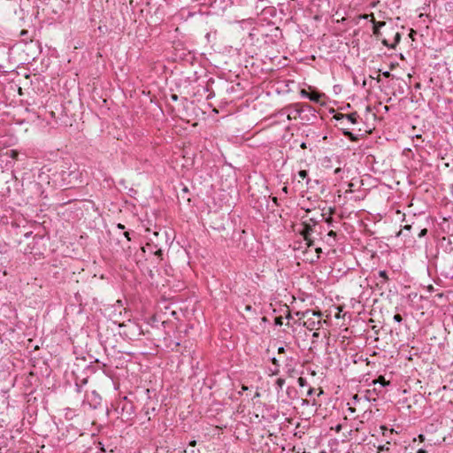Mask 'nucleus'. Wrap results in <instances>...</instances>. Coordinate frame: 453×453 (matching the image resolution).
I'll return each instance as SVG.
<instances>
[{
    "mask_svg": "<svg viewBox=\"0 0 453 453\" xmlns=\"http://www.w3.org/2000/svg\"><path fill=\"white\" fill-rule=\"evenodd\" d=\"M310 94L311 93L307 92L305 89H302L301 90V96H303V97L309 98Z\"/></svg>",
    "mask_w": 453,
    "mask_h": 453,
    "instance_id": "c756f323",
    "label": "nucleus"
},
{
    "mask_svg": "<svg viewBox=\"0 0 453 453\" xmlns=\"http://www.w3.org/2000/svg\"><path fill=\"white\" fill-rule=\"evenodd\" d=\"M79 174H80V173H79V172H77V171H70V172L63 171V172H62V179H63V180H66V179H67V178H66V175H67L68 177H72V176H73L74 179H76V180H77V179H78Z\"/></svg>",
    "mask_w": 453,
    "mask_h": 453,
    "instance_id": "9b49d317",
    "label": "nucleus"
},
{
    "mask_svg": "<svg viewBox=\"0 0 453 453\" xmlns=\"http://www.w3.org/2000/svg\"><path fill=\"white\" fill-rule=\"evenodd\" d=\"M206 33L204 35V39L206 41L205 47H208L209 50H211L217 40V31L216 29H211L210 27L209 30L205 29Z\"/></svg>",
    "mask_w": 453,
    "mask_h": 453,
    "instance_id": "39448f33",
    "label": "nucleus"
},
{
    "mask_svg": "<svg viewBox=\"0 0 453 453\" xmlns=\"http://www.w3.org/2000/svg\"><path fill=\"white\" fill-rule=\"evenodd\" d=\"M244 309H245V311H250L252 310V306H251L250 304H247V305H245V308H244Z\"/></svg>",
    "mask_w": 453,
    "mask_h": 453,
    "instance_id": "e433bc0d",
    "label": "nucleus"
},
{
    "mask_svg": "<svg viewBox=\"0 0 453 453\" xmlns=\"http://www.w3.org/2000/svg\"><path fill=\"white\" fill-rule=\"evenodd\" d=\"M321 311H311V310H306L305 311L302 312V318L301 319H308V318H312V316H317L319 318L321 317Z\"/></svg>",
    "mask_w": 453,
    "mask_h": 453,
    "instance_id": "1a4fd4ad",
    "label": "nucleus"
},
{
    "mask_svg": "<svg viewBox=\"0 0 453 453\" xmlns=\"http://www.w3.org/2000/svg\"><path fill=\"white\" fill-rule=\"evenodd\" d=\"M327 236L332 237L334 239V242L337 234L334 230H330L327 234Z\"/></svg>",
    "mask_w": 453,
    "mask_h": 453,
    "instance_id": "393cba45",
    "label": "nucleus"
},
{
    "mask_svg": "<svg viewBox=\"0 0 453 453\" xmlns=\"http://www.w3.org/2000/svg\"><path fill=\"white\" fill-rule=\"evenodd\" d=\"M326 221L329 226H333V219H327Z\"/></svg>",
    "mask_w": 453,
    "mask_h": 453,
    "instance_id": "a19ab883",
    "label": "nucleus"
},
{
    "mask_svg": "<svg viewBox=\"0 0 453 453\" xmlns=\"http://www.w3.org/2000/svg\"><path fill=\"white\" fill-rule=\"evenodd\" d=\"M149 413H151V411H146V414L148 415Z\"/></svg>",
    "mask_w": 453,
    "mask_h": 453,
    "instance_id": "4d7b16f0",
    "label": "nucleus"
},
{
    "mask_svg": "<svg viewBox=\"0 0 453 453\" xmlns=\"http://www.w3.org/2000/svg\"><path fill=\"white\" fill-rule=\"evenodd\" d=\"M382 75L385 77V78H389L391 76V73L390 72L388 71H385L382 73Z\"/></svg>",
    "mask_w": 453,
    "mask_h": 453,
    "instance_id": "473e14b6",
    "label": "nucleus"
},
{
    "mask_svg": "<svg viewBox=\"0 0 453 453\" xmlns=\"http://www.w3.org/2000/svg\"><path fill=\"white\" fill-rule=\"evenodd\" d=\"M348 124H349V123L347 121H344L343 125H340L341 129L342 130L343 135L352 142H357L359 139V136L362 134H355L352 132H350L349 127H348Z\"/></svg>",
    "mask_w": 453,
    "mask_h": 453,
    "instance_id": "423d86ee",
    "label": "nucleus"
},
{
    "mask_svg": "<svg viewBox=\"0 0 453 453\" xmlns=\"http://www.w3.org/2000/svg\"><path fill=\"white\" fill-rule=\"evenodd\" d=\"M417 453H427L426 450L423 449H419Z\"/></svg>",
    "mask_w": 453,
    "mask_h": 453,
    "instance_id": "37998d69",
    "label": "nucleus"
},
{
    "mask_svg": "<svg viewBox=\"0 0 453 453\" xmlns=\"http://www.w3.org/2000/svg\"><path fill=\"white\" fill-rule=\"evenodd\" d=\"M75 386H76V390L77 392H81V385H79L77 382L75 383Z\"/></svg>",
    "mask_w": 453,
    "mask_h": 453,
    "instance_id": "58836bf2",
    "label": "nucleus"
},
{
    "mask_svg": "<svg viewBox=\"0 0 453 453\" xmlns=\"http://www.w3.org/2000/svg\"><path fill=\"white\" fill-rule=\"evenodd\" d=\"M304 241L306 242L308 247H311L314 245V241L311 239V236H309V238L307 239H304Z\"/></svg>",
    "mask_w": 453,
    "mask_h": 453,
    "instance_id": "b1692460",
    "label": "nucleus"
},
{
    "mask_svg": "<svg viewBox=\"0 0 453 453\" xmlns=\"http://www.w3.org/2000/svg\"><path fill=\"white\" fill-rule=\"evenodd\" d=\"M6 155H8L10 157L13 159H18L19 152L16 150H11L6 152Z\"/></svg>",
    "mask_w": 453,
    "mask_h": 453,
    "instance_id": "a211bd4d",
    "label": "nucleus"
},
{
    "mask_svg": "<svg viewBox=\"0 0 453 453\" xmlns=\"http://www.w3.org/2000/svg\"><path fill=\"white\" fill-rule=\"evenodd\" d=\"M320 95L319 93H311L309 96V99L312 102L318 103L319 101Z\"/></svg>",
    "mask_w": 453,
    "mask_h": 453,
    "instance_id": "6ab92c4d",
    "label": "nucleus"
},
{
    "mask_svg": "<svg viewBox=\"0 0 453 453\" xmlns=\"http://www.w3.org/2000/svg\"><path fill=\"white\" fill-rule=\"evenodd\" d=\"M360 18L364 19H368L369 18H371L370 21L373 20V19H375L373 13L363 14L360 16Z\"/></svg>",
    "mask_w": 453,
    "mask_h": 453,
    "instance_id": "4be33fe9",
    "label": "nucleus"
},
{
    "mask_svg": "<svg viewBox=\"0 0 453 453\" xmlns=\"http://www.w3.org/2000/svg\"><path fill=\"white\" fill-rule=\"evenodd\" d=\"M315 251L317 253V257L319 258L320 257V254L322 253V249L321 248H316Z\"/></svg>",
    "mask_w": 453,
    "mask_h": 453,
    "instance_id": "2f4dec72",
    "label": "nucleus"
},
{
    "mask_svg": "<svg viewBox=\"0 0 453 453\" xmlns=\"http://www.w3.org/2000/svg\"><path fill=\"white\" fill-rule=\"evenodd\" d=\"M401 40V35L399 33H396L395 35V44H397Z\"/></svg>",
    "mask_w": 453,
    "mask_h": 453,
    "instance_id": "c85d7f7f",
    "label": "nucleus"
},
{
    "mask_svg": "<svg viewBox=\"0 0 453 453\" xmlns=\"http://www.w3.org/2000/svg\"><path fill=\"white\" fill-rule=\"evenodd\" d=\"M394 320L398 322V323L402 322V320H403L402 315L399 314V313L395 314L394 315Z\"/></svg>",
    "mask_w": 453,
    "mask_h": 453,
    "instance_id": "a878e982",
    "label": "nucleus"
},
{
    "mask_svg": "<svg viewBox=\"0 0 453 453\" xmlns=\"http://www.w3.org/2000/svg\"><path fill=\"white\" fill-rule=\"evenodd\" d=\"M334 118L339 121V125H343L344 121H347L349 124H357L360 119L357 111L351 112L349 114L336 113Z\"/></svg>",
    "mask_w": 453,
    "mask_h": 453,
    "instance_id": "7ed1b4c3",
    "label": "nucleus"
},
{
    "mask_svg": "<svg viewBox=\"0 0 453 453\" xmlns=\"http://www.w3.org/2000/svg\"><path fill=\"white\" fill-rule=\"evenodd\" d=\"M427 234V229L426 228H423L420 230V232L418 233V237L421 238L423 236H425L426 234Z\"/></svg>",
    "mask_w": 453,
    "mask_h": 453,
    "instance_id": "bb28decb",
    "label": "nucleus"
},
{
    "mask_svg": "<svg viewBox=\"0 0 453 453\" xmlns=\"http://www.w3.org/2000/svg\"><path fill=\"white\" fill-rule=\"evenodd\" d=\"M371 22L373 24L372 27V33L376 37H379L380 35V27H384L386 25L385 21H376L375 19L373 20H371Z\"/></svg>",
    "mask_w": 453,
    "mask_h": 453,
    "instance_id": "6e6552de",
    "label": "nucleus"
},
{
    "mask_svg": "<svg viewBox=\"0 0 453 453\" xmlns=\"http://www.w3.org/2000/svg\"><path fill=\"white\" fill-rule=\"evenodd\" d=\"M300 147H301L302 149H306V148H307V145H306V143H305V142H302V143L300 144Z\"/></svg>",
    "mask_w": 453,
    "mask_h": 453,
    "instance_id": "79ce46f5",
    "label": "nucleus"
},
{
    "mask_svg": "<svg viewBox=\"0 0 453 453\" xmlns=\"http://www.w3.org/2000/svg\"><path fill=\"white\" fill-rule=\"evenodd\" d=\"M149 413H151V411H146V414L148 415Z\"/></svg>",
    "mask_w": 453,
    "mask_h": 453,
    "instance_id": "6e6d98bb",
    "label": "nucleus"
},
{
    "mask_svg": "<svg viewBox=\"0 0 453 453\" xmlns=\"http://www.w3.org/2000/svg\"><path fill=\"white\" fill-rule=\"evenodd\" d=\"M379 277L382 279L381 283H386L389 280L386 271H379Z\"/></svg>",
    "mask_w": 453,
    "mask_h": 453,
    "instance_id": "f3484780",
    "label": "nucleus"
},
{
    "mask_svg": "<svg viewBox=\"0 0 453 453\" xmlns=\"http://www.w3.org/2000/svg\"><path fill=\"white\" fill-rule=\"evenodd\" d=\"M285 384V379L283 378H278L275 381V385L277 386V391L279 392L280 390L282 389L283 386Z\"/></svg>",
    "mask_w": 453,
    "mask_h": 453,
    "instance_id": "dca6fc26",
    "label": "nucleus"
},
{
    "mask_svg": "<svg viewBox=\"0 0 453 453\" xmlns=\"http://www.w3.org/2000/svg\"><path fill=\"white\" fill-rule=\"evenodd\" d=\"M82 383H83V384L87 383V380H86V379H84V380H82Z\"/></svg>",
    "mask_w": 453,
    "mask_h": 453,
    "instance_id": "5fc2aeb1",
    "label": "nucleus"
},
{
    "mask_svg": "<svg viewBox=\"0 0 453 453\" xmlns=\"http://www.w3.org/2000/svg\"><path fill=\"white\" fill-rule=\"evenodd\" d=\"M285 110L288 111V119H296L297 116H301L302 112H303L306 110L310 112L315 111L314 109L307 104H290L288 107H286Z\"/></svg>",
    "mask_w": 453,
    "mask_h": 453,
    "instance_id": "f03ea898",
    "label": "nucleus"
},
{
    "mask_svg": "<svg viewBox=\"0 0 453 453\" xmlns=\"http://www.w3.org/2000/svg\"><path fill=\"white\" fill-rule=\"evenodd\" d=\"M303 405H304V404H309V401H308V400H306V399H303Z\"/></svg>",
    "mask_w": 453,
    "mask_h": 453,
    "instance_id": "a18cd8bd",
    "label": "nucleus"
},
{
    "mask_svg": "<svg viewBox=\"0 0 453 453\" xmlns=\"http://www.w3.org/2000/svg\"><path fill=\"white\" fill-rule=\"evenodd\" d=\"M278 353H279V354H283V353H285V348H284V347H282V346H281V347H279V348H278Z\"/></svg>",
    "mask_w": 453,
    "mask_h": 453,
    "instance_id": "72a5a7b5",
    "label": "nucleus"
},
{
    "mask_svg": "<svg viewBox=\"0 0 453 453\" xmlns=\"http://www.w3.org/2000/svg\"><path fill=\"white\" fill-rule=\"evenodd\" d=\"M282 190H283L285 193H288V188H287V187H284Z\"/></svg>",
    "mask_w": 453,
    "mask_h": 453,
    "instance_id": "de8ad7c7",
    "label": "nucleus"
},
{
    "mask_svg": "<svg viewBox=\"0 0 453 453\" xmlns=\"http://www.w3.org/2000/svg\"><path fill=\"white\" fill-rule=\"evenodd\" d=\"M297 382L301 388L305 387L307 385V380L303 377H299Z\"/></svg>",
    "mask_w": 453,
    "mask_h": 453,
    "instance_id": "aec40b11",
    "label": "nucleus"
},
{
    "mask_svg": "<svg viewBox=\"0 0 453 453\" xmlns=\"http://www.w3.org/2000/svg\"><path fill=\"white\" fill-rule=\"evenodd\" d=\"M411 226H411V225H406V226H404V229L410 230V229L411 228Z\"/></svg>",
    "mask_w": 453,
    "mask_h": 453,
    "instance_id": "c03bdc74",
    "label": "nucleus"
},
{
    "mask_svg": "<svg viewBox=\"0 0 453 453\" xmlns=\"http://www.w3.org/2000/svg\"><path fill=\"white\" fill-rule=\"evenodd\" d=\"M298 176L303 180H306L307 186L310 184L311 179L308 177V172L306 170H300L298 172Z\"/></svg>",
    "mask_w": 453,
    "mask_h": 453,
    "instance_id": "f8f14e48",
    "label": "nucleus"
},
{
    "mask_svg": "<svg viewBox=\"0 0 453 453\" xmlns=\"http://www.w3.org/2000/svg\"><path fill=\"white\" fill-rule=\"evenodd\" d=\"M314 393V388H310V389L307 392V395H311Z\"/></svg>",
    "mask_w": 453,
    "mask_h": 453,
    "instance_id": "4c0bfd02",
    "label": "nucleus"
},
{
    "mask_svg": "<svg viewBox=\"0 0 453 453\" xmlns=\"http://www.w3.org/2000/svg\"><path fill=\"white\" fill-rule=\"evenodd\" d=\"M115 411L125 421L132 420L135 415L134 405L127 396H124L116 402Z\"/></svg>",
    "mask_w": 453,
    "mask_h": 453,
    "instance_id": "f257e3e1",
    "label": "nucleus"
},
{
    "mask_svg": "<svg viewBox=\"0 0 453 453\" xmlns=\"http://www.w3.org/2000/svg\"><path fill=\"white\" fill-rule=\"evenodd\" d=\"M316 324H319V321H314L312 318H308V319L303 321V326L310 330H313L315 328Z\"/></svg>",
    "mask_w": 453,
    "mask_h": 453,
    "instance_id": "9d476101",
    "label": "nucleus"
},
{
    "mask_svg": "<svg viewBox=\"0 0 453 453\" xmlns=\"http://www.w3.org/2000/svg\"><path fill=\"white\" fill-rule=\"evenodd\" d=\"M274 323L276 326H281L283 324V318L281 316L276 317Z\"/></svg>",
    "mask_w": 453,
    "mask_h": 453,
    "instance_id": "5701e85b",
    "label": "nucleus"
},
{
    "mask_svg": "<svg viewBox=\"0 0 453 453\" xmlns=\"http://www.w3.org/2000/svg\"><path fill=\"white\" fill-rule=\"evenodd\" d=\"M382 43H383L384 45H386L387 47L394 48V45H389V44L388 43L387 40H385V39L382 41Z\"/></svg>",
    "mask_w": 453,
    "mask_h": 453,
    "instance_id": "c9c22d12",
    "label": "nucleus"
},
{
    "mask_svg": "<svg viewBox=\"0 0 453 453\" xmlns=\"http://www.w3.org/2000/svg\"><path fill=\"white\" fill-rule=\"evenodd\" d=\"M208 4V2L206 0H204V2L203 3H200V5H207Z\"/></svg>",
    "mask_w": 453,
    "mask_h": 453,
    "instance_id": "49530a36",
    "label": "nucleus"
},
{
    "mask_svg": "<svg viewBox=\"0 0 453 453\" xmlns=\"http://www.w3.org/2000/svg\"><path fill=\"white\" fill-rule=\"evenodd\" d=\"M211 81V80H208V81H206V85H205V87L203 88L204 92H205V93H208V94H207V96H206V99H207V100H208V99H210V98H211V97L214 96V92H213V91H211V89H210V88H209V81Z\"/></svg>",
    "mask_w": 453,
    "mask_h": 453,
    "instance_id": "4468645a",
    "label": "nucleus"
},
{
    "mask_svg": "<svg viewBox=\"0 0 453 453\" xmlns=\"http://www.w3.org/2000/svg\"><path fill=\"white\" fill-rule=\"evenodd\" d=\"M196 440L190 441L188 446L187 447V449H185L184 453H194L195 452L194 448L196 447Z\"/></svg>",
    "mask_w": 453,
    "mask_h": 453,
    "instance_id": "ddd939ff",
    "label": "nucleus"
},
{
    "mask_svg": "<svg viewBox=\"0 0 453 453\" xmlns=\"http://www.w3.org/2000/svg\"><path fill=\"white\" fill-rule=\"evenodd\" d=\"M340 171H341V169H340V168H337V169L334 171V173H338Z\"/></svg>",
    "mask_w": 453,
    "mask_h": 453,
    "instance_id": "603ef678",
    "label": "nucleus"
},
{
    "mask_svg": "<svg viewBox=\"0 0 453 453\" xmlns=\"http://www.w3.org/2000/svg\"><path fill=\"white\" fill-rule=\"evenodd\" d=\"M380 383V387H385L389 384L383 376H379L377 380H373V384Z\"/></svg>",
    "mask_w": 453,
    "mask_h": 453,
    "instance_id": "2eb2a0df",
    "label": "nucleus"
},
{
    "mask_svg": "<svg viewBox=\"0 0 453 453\" xmlns=\"http://www.w3.org/2000/svg\"><path fill=\"white\" fill-rule=\"evenodd\" d=\"M280 372V367L274 366L273 370H272V375H277Z\"/></svg>",
    "mask_w": 453,
    "mask_h": 453,
    "instance_id": "7c9ffc66",
    "label": "nucleus"
},
{
    "mask_svg": "<svg viewBox=\"0 0 453 453\" xmlns=\"http://www.w3.org/2000/svg\"><path fill=\"white\" fill-rule=\"evenodd\" d=\"M415 138H417V139H420V138H421V134H417V135L415 136Z\"/></svg>",
    "mask_w": 453,
    "mask_h": 453,
    "instance_id": "8fccbe9b",
    "label": "nucleus"
},
{
    "mask_svg": "<svg viewBox=\"0 0 453 453\" xmlns=\"http://www.w3.org/2000/svg\"><path fill=\"white\" fill-rule=\"evenodd\" d=\"M96 448L99 449L100 453L106 452V449L104 448V445L101 441H98Z\"/></svg>",
    "mask_w": 453,
    "mask_h": 453,
    "instance_id": "412c9836",
    "label": "nucleus"
},
{
    "mask_svg": "<svg viewBox=\"0 0 453 453\" xmlns=\"http://www.w3.org/2000/svg\"><path fill=\"white\" fill-rule=\"evenodd\" d=\"M124 235H125V237H126L128 241H130V240H131V237H130V232H128V231L125 232V233H124Z\"/></svg>",
    "mask_w": 453,
    "mask_h": 453,
    "instance_id": "f704fd0d",
    "label": "nucleus"
},
{
    "mask_svg": "<svg viewBox=\"0 0 453 453\" xmlns=\"http://www.w3.org/2000/svg\"><path fill=\"white\" fill-rule=\"evenodd\" d=\"M212 0H209V2H211Z\"/></svg>",
    "mask_w": 453,
    "mask_h": 453,
    "instance_id": "052dcab7",
    "label": "nucleus"
},
{
    "mask_svg": "<svg viewBox=\"0 0 453 453\" xmlns=\"http://www.w3.org/2000/svg\"><path fill=\"white\" fill-rule=\"evenodd\" d=\"M311 221H312V225L307 222H303L302 224L303 228L302 230H300V234L303 235V239L309 238V236H311V233L314 231V226L317 224V222L314 221L312 219H311Z\"/></svg>",
    "mask_w": 453,
    "mask_h": 453,
    "instance_id": "0eeeda50",
    "label": "nucleus"
},
{
    "mask_svg": "<svg viewBox=\"0 0 453 453\" xmlns=\"http://www.w3.org/2000/svg\"><path fill=\"white\" fill-rule=\"evenodd\" d=\"M206 54H207L206 51L205 52H202V53H200V56H206Z\"/></svg>",
    "mask_w": 453,
    "mask_h": 453,
    "instance_id": "09e8293b",
    "label": "nucleus"
},
{
    "mask_svg": "<svg viewBox=\"0 0 453 453\" xmlns=\"http://www.w3.org/2000/svg\"><path fill=\"white\" fill-rule=\"evenodd\" d=\"M117 227H118L119 229H124V228H125V226H124V225H122V224H120V223H119V224L117 225Z\"/></svg>",
    "mask_w": 453,
    "mask_h": 453,
    "instance_id": "ea45409f",
    "label": "nucleus"
},
{
    "mask_svg": "<svg viewBox=\"0 0 453 453\" xmlns=\"http://www.w3.org/2000/svg\"><path fill=\"white\" fill-rule=\"evenodd\" d=\"M415 33H416V32H415L414 30H411V34H415Z\"/></svg>",
    "mask_w": 453,
    "mask_h": 453,
    "instance_id": "13d9d810",
    "label": "nucleus"
},
{
    "mask_svg": "<svg viewBox=\"0 0 453 453\" xmlns=\"http://www.w3.org/2000/svg\"><path fill=\"white\" fill-rule=\"evenodd\" d=\"M27 31H22V32H21V34H22L23 35H26V34H27Z\"/></svg>",
    "mask_w": 453,
    "mask_h": 453,
    "instance_id": "864d4df0",
    "label": "nucleus"
},
{
    "mask_svg": "<svg viewBox=\"0 0 453 453\" xmlns=\"http://www.w3.org/2000/svg\"><path fill=\"white\" fill-rule=\"evenodd\" d=\"M85 401L89 404L91 408L96 409L101 405L102 397L96 391H92L89 395H86Z\"/></svg>",
    "mask_w": 453,
    "mask_h": 453,
    "instance_id": "20e7f679",
    "label": "nucleus"
},
{
    "mask_svg": "<svg viewBox=\"0 0 453 453\" xmlns=\"http://www.w3.org/2000/svg\"><path fill=\"white\" fill-rule=\"evenodd\" d=\"M271 362L273 363V365L274 366L280 367L279 360H278L276 357H273V358H271Z\"/></svg>",
    "mask_w": 453,
    "mask_h": 453,
    "instance_id": "cd10ccee",
    "label": "nucleus"
},
{
    "mask_svg": "<svg viewBox=\"0 0 453 453\" xmlns=\"http://www.w3.org/2000/svg\"><path fill=\"white\" fill-rule=\"evenodd\" d=\"M320 453H326L325 451H321Z\"/></svg>",
    "mask_w": 453,
    "mask_h": 453,
    "instance_id": "bf43d9fd",
    "label": "nucleus"
},
{
    "mask_svg": "<svg viewBox=\"0 0 453 453\" xmlns=\"http://www.w3.org/2000/svg\"><path fill=\"white\" fill-rule=\"evenodd\" d=\"M157 254L161 255V254H162L161 250H158L157 251Z\"/></svg>",
    "mask_w": 453,
    "mask_h": 453,
    "instance_id": "3c124183",
    "label": "nucleus"
}]
</instances>
